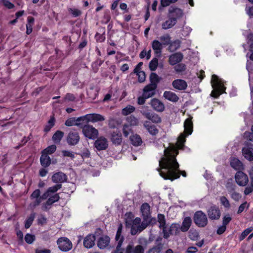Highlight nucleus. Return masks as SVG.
<instances>
[{
  "label": "nucleus",
  "mask_w": 253,
  "mask_h": 253,
  "mask_svg": "<svg viewBox=\"0 0 253 253\" xmlns=\"http://www.w3.org/2000/svg\"><path fill=\"white\" fill-rule=\"evenodd\" d=\"M56 192H53L50 194V196L47 198V201L42 205L43 209L46 210L48 209L51 205L59 200V195L58 194L55 193Z\"/></svg>",
  "instance_id": "1a4fd4ad"
},
{
  "label": "nucleus",
  "mask_w": 253,
  "mask_h": 253,
  "mask_svg": "<svg viewBox=\"0 0 253 253\" xmlns=\"http://www.w3.org/2000/svg\"><path fill=\"white\" fill-rule=\"evenodd\" d=\"M123 226L121 224L118 227V230L116 233V240L118 241V243L119 242V241L122 239V243L124 241V237L123 236H121V233L122 231Z\"/></svg>",
  "instance_id": "5fc2aeb1"
},
{
  "label": "nucleus",
  "mask_w": 253,
  "mask_h": 253,
  "mask_svg": "<svg viewBox=\"0 0 253 253\" xmlns=\"http://www.w3.org/2000/svg\"><path fill=\"white\" fill-rule=\"evenodd\" d=\"M221 204L225 208H229L230 204L229 200L225 196H221L219 198Z\"/></svg>",
  "instance_id": "3c124183"
},
{
  "label": "nucleus",
  "mask_w": 253,
  "mask_h": 253,
  "mask_svg": "<svg viewBox=\"0 0 253 253\" xmlns=\"http://www.w3.org/2000/svg\"><path fill=\"white\" fill-rule=\"evenodd\" d=\"M164 234V237L166 239L168 238L170 235H172L171 232V228L170 226H165L162 228Z\"/></svg>",
  "instance_id": "a18cd8bd"
},
{
  "label": "nucleus",
  "mask_w": 253,
  "mask_h": 253,
  "mask_svg": "<svg viewBox=\"0 0 253 253\" xmlns=\"http://www.w3.org/2000/svg\"><path fill=\"white\" fill-rule=\"evenodd\" d=\"M246 68H247V69L248 71V73H249V84H250V89H251V97L253 98V85L252 81L251 80V77L252 76V72L250 70V64L249 63H248L247 64Z\"/></svg>",
  "instance_id": "58836bf2"
},
{
  "label": "nucleus",
  "mask_w": 253,
  "mask_h": 253,
  "mask_svg": "<svg viewBox=\"0 0 253 253\" xmlns=\"http://www.w3.org/2000/svg\"><path fill=\"white\" fill-rule=\"evenodd\" d=\"M95 237L93 235H87L84 239V245L86 248H91L95 244Z\"/></svg>",
  "instance_id": "5701e85b"
},
{
  "label": "nucleus",
  "mask_w": 253,
  "mask_h": 253,
  "mask_svg": "<svg viewBox=\"0 0 253 253\" xmlns=\"http://www.w3.org/2000/svg\"><path fill=\"white\" fill-rule=\"evenodd\" d=\"M130 140L131 143L134 146H139L142 143L141 138L138 134H133L131 135Z\"/></svg>",
  "instance_id": "473e14b6"
},
{
  "label": "nucleus",
  "mask_w": 253,
  "mask_h": 253,
  "mask_svg": "<svg viewBox=\"0 0 253 253\" xmlns=\"http://www.w3.org/2000/svg\"><path fill=\"white\" fill-rule=\"evenodd\" d=\"M178 0H161V4L163 7L169 6L170 3H175Z\"/></svg>",
  "instance_id": "338daca9"
},
{
  "label": "nucleus",
  "mask_w": 253,
  "mask_h": 253,
  "mask_svg": "<svg viewBox=\"0 0 253 253\" xmlns=\"http://www.w3.org/2000/svg\"><path fill=\"white\" fill-rule=\"evenodd\" d=\"M231 166L236 170H243L244 169V165L242 162L238 159L232 157L230 160Z\"/></svg>",
  "instance_id": "4be33fe9"
},
{
  "label": "nucleus",
  "mask_w": 253,
  "mask_h": 253,
  "mask_svg": "<svg viewBox=\"0 0 253 253\" xmlns=\"http://www.w3.org/2000/svg\"><path fill=\"white\" fill-rule=\"evenodd\" d=\"M160 40L164 46L170 44V37L169 35L166 34L160 37Z\"/></svg>",
  "instance_id": "79ce46f5"
},
{
  "label": "nucleus",
  "mask_w": 253,
  "mask_h": 253,
  "mask_svg": "<svg viewBox=\"0 0 253 253\" xmlns=\"http://www.w3.org/2000/svg\"><path fill=\"white\" fill-rule=\"evenodd\" d=\"M55 118L53 116L51 117L50 119L48 122L47 125L44 127V131L45 132L49 131L50 129L54 126Z\"/></svg>",
  "instance_id": "c03bdc74"
},
{
  "label": "nucleus",
  "mask_w": 253,
  "mask_h": 253,
  "mask_svg": "<svg viewBox=\"0 0 253 253\" xmlns=\"http://www.w3.org/2000/svg\"><path fill=\"white\" fill-rule=\"evenodd\" d=\"M169 19L164 22L162 27L163 29L167 30L173 27L177 23L176 19L173 17H168Z\"/></svg>",
  "instance_id": "c85d7f7f"
},
{
  "label": "nucleus",
  "mask_w": 253,
  "mask_h": 253,
  "mask_svg": "<svg viewBox=\"0 0 253 253\" xmlns=\"http://www.w3.org/2000/svg\"><path fill=\"white\" fill-rule=\"evenodd\" d=\"M229 194L230 195L231 198L235 201H239L242 198L241 195L240 193L236 192L235 190Z\"/></svg>",
  "instance_id": "13d9d810"
},
{
  "label": "nucleus",
  "mask_w": 253,
  "mask_h": 253,
  "mask_svg": "<svg viewBox=\"0 0 253 253\" xmlns=\"http://www.w3.org/2000/svg\"><path fill=\"white\" fill-rule=\"evenodd\" d=\"M184 131L178 138L176 145H170L164 150V156L159 161L160 168L158 169L160 175L166 180L173 181L180 177L186 176L185 171H180L179 165L176 159L178 154V149H182L185 141V137L193 131L191 119L188 118L184 122Z\"/></svg>",
  "instance_id": "f257e3e1"
},
{
  "label": "nucleus",
  "mask_w": 253,
  "mask_h": 253,
  "mask_svg": "<svg viewBox=\"0 0 253 253\" xmlns=\"http://www.w3.org/2000/svg\"><path fill=\"white\" fill-rule=\"evenodd\" d=\"M66 175L62 172L54 173L52 176V180L55 183H61L66 181Z\"/></svg>",
  "instance_id": "aec40b11"
},
{
  "label": "nucleus",
  "mask_w": 253,
  "mask_h": 253,
  "mask_svg": "<svg viewBox=\"0 0 253 253\" xmlns=\"http://www.w3.org/2000/svg\"><path fill=\"white\" fill-rule=\"evenodd\" d=\"M110 243V238L107 236H102L99 238L97 241V246L101 249L105 248Z\"/></svg>",
  "instance_id": "a878e982"
},
{
  "label": "nucleus",
  "mask_w": 253,
  "mask_h": 253,
  "mask_svg": "<svg viewBox=\"0 0 253 253\" xmlns=\"http://www.w3.org/2000/svg\"><path fill=\"white\" fill-rule=\"evenodd\" d=\"M158 221L159 223V227L161 229L164 226H166V219L165 215L162 214H158Z\"/></svg>",
  "instance_id": "49530a36"
},
{
  "label": "nucleus",
  "mask_w": 253,
  "mask_h": 253,
  "mask_svg": "<svg viewBox=\"0 0 253 253\" xmlns=\"http://www.w3.org/2000/svg\"><path fill=\"white\" fill-rule=\"evenodd\" d=\"M183 55L180 52H177L171 55L169 57V63L171 65H174L180 62L183 59Z\"/></svg>",
  "instance_id": "412c9836"
},
{
  "label": "nucleus",
  "mask_w": 253,
  "mask_h": 253,
  "mask_svg": "<svg viewBox=\"0 0 253 253\" xmlns=\"http://www.w3.org/2000/svg\"><path fill=\"white\" fill-rule=\"evenodd\" d=\"M248 43L250 45L251 50L253 51V52L250 56V59L253 60V34H250L248 36Z\"/></svg>",
  "instance_id": "6e6d98bb"
},
{
  "label": "nucleus",
  "mask_w": 253,
  "mask_h": 253,
  "mask_svg": "<svg viewBox=\"0 0 253 253\" xmlns=\"http://www.w3.org/2000/svg\"><path fill=\"white\" fill-rule=\"evenodd\" d=\"M82 120H78V118L76 119L75 118H71L67 120L65 122V125L68 126H80L81 124L78 122L81 121Z\"/></svg>",
  "instance_id": "72a5a7b5"
},
{
  "label": "nucleus",
  "mask_w": 253,
  "mask_h": 253,
  "mask_svg": "<svg viewBox=\"0 0 253 253\" xmlns=\"http://www.w3.org/2000/svg\"><path fill=\"white\" fill-rule=\"evenodd\" d=\"M192 223V220L190 217H186L184 218L182 225H180L181 231L185 232L187 231Z\"/></svg>",
  "instance_id": "c756f323"
},
{
  "label": "nucleus",
  "mask_w": 253,
  "mask_h": 253,
  "mask_svg": "<svg viewBox=\"0 0 253 253\" xmlns=\"http://www.w3.org/2000/svg\"><path fill=\"white\" fill-rule=\"evenodd\" d=\"M80 140V136L77 132L70 131L67 136V141L70 145H76Z\"/></svg>",
  "instance_id": "dca6fc26"
},
{
  "label": "nucleus",
  "mask_w": 253,
  "mask_h": 253,
  "mask_svg": "<svg viewBox=\"0 0 253 253\" xmlns=\"http://www.w3.org/2000/svg\"><path fill=\"white\" fill-rule=\"evenodd\" d=\"M64 136V133L60 130H57L53 135L52 140L55 143H59Z\"/></svg>",
  "instance_id": "c9c22d12"
},
{
  "label": "nucleus",
  "mask_w": 253,
  "mask_h": 253,
  "mask_svg": "<svg viewBox=\"0 0 253 253\" xmlns=\"http://www.w3.org/2000/svg\"><path fill=\"white\" fill-rule=\"evenodd\" d=\"M125 220L126 226H129L131 225L132 222L134 218V215L132 212H127L125 214Z\"/></svg>",
  "instance_id": "e433bc0d"
},
{
  "label": "nucleus",
  "mask_w": 253,
  "mask_h": 253,
  "mask_svg": "<svg viewBox=\"0 0 253 253\" xmlns=\"http://www.w3.org/2000/svg\"><path fill=\"white\" fill-rule=\"evenodd\" d=\"M211 84L213 88L211 95L214 98H217L220 94L224 92L225 89L223 81L219 79L215 75L212 76Z\"/></svg>",
  "instance_id": "7ed1b4c3"
},
{
  "label": "nucleus",
  "mask_w": 253,
  "mask_h": 253,
  "mask_svg": "<svg viewBox=\"0 0 253 253\" xmlns=\"http://www.w3.org/2000/svg\"><path fill=\"white\" fill-rule=\"evenodd\" d=\"M173 87L178 90H185L187 87V83L183 80L176 79L172 83Z\"/></svg>",
  "instance_id": "6ab92c4d"
},
{
  "label": "nucleus",
  "mask_w": 253,
  "mask_h": 253,
  "mask_svg": "<svg viewBox=\"0 0 253 253\" xmlns=\"http://www.w3.org/2000/svg\"><path fill=\"white\" fill-rule=\"evenodd\" d=\"M151 84H156L159 82V77L155 73H151L150 75Z\"/></svg>",
  "instance_id": "69168bd1"
},
{
  "label": "nucleus",
  "mask_w": 253,
  "mask_h": 253,
  "mask_svg": "<svg viewBox=\"0 0 253 253\" xmlns=\"http://www.w3.org/2000/svg\"><path fill=\"white\" fill-rule=\"evenodd\" d=\"M169 48L172 50H175L179 47L180 42L179 40L175 41L173 42H170Z\"/></svg>",
  "instance_id": "4d7b16f0"
},
{
  "label": "nucleus",
  "mask_w": 253,
  "mask_h": 253,
  "mask_svg": "<svg viewBox=\"0 0 253 253\" xmlns=\"http://www.w3.org/2000/svg\"><path fill=\"white\" fill-rule=\"evenodd\" d=\"M62 185L61 184H58L53 186L50 187L41 196V191L39 189H36L32 193L30 196V199L32 200L31 203L30 204V207L34 209L36 207L39 206L42 202V200L46 199L50 194L53 192H57L58 190L61 188Z\"/></svg>",
  "instance_id": "f03ea898"
},
{
  "label": "nucleus",
  "mask_w": 253,
  "mask_h": 253,
  "mask_svg": "<svg viewBox=\"0 0 253 253\" xmlns=\"http://www.w3.org/2000/svg\"><path fill=\"white\" fill-rule=\"evenodd\" d=\"M68 10L75 17H78L82 14L81 11L76 8H68Z\"/></svg>",
  "instance_id": "8fccbe9b"
},
{
  "label": "nucleus",
  "mask_w": 253,
  "mask_h": 253,
  "mask_svg": "<svg viewBox=\"0 0 253 253\" xmlns=\"http://www.w3.org/2000/svg\"><path fill=\"white\" fill-rule=\"evenodd\" d=\"M56 150V146L55 145H51L44 149L42 152L48 156L53 153Z\"/></svg>",
  "instance_id": "a19ab883"
},
{
  "label": "nucleus",
  "mask_w": 253,
  "mask_h": 253,
  "mask_svg": "<svg viewBox=\"0 0 253 253\" xmlns=\"http://www.w3.org/2000/svg\"><path fill=\"white\" fill-rule=\"evenodd\" d=\"M27 21L28 22L26 24V34L29 35L32 32V27L34 22V18L32 17H29Z\"/></svg>",
  "instance_id": "f704fd0d"
},
{
  "label": "nucleus",
  "mask_w": 253,
  "mask_h": 253,
  "mask_svg": "<svg viewBox=\"0 0 253 253\" xmlns=\"http://www.w3.org/2000/svg\"><path fill=\"white\" fill-rule=\"evenodd\" d=\"M35 240V236L34 235L27 234L25 237L26 242L29 244H32Z\"/></svg>",
  "instance_id": "bf43d9fd"
},
{
  "label": "nucleus",
  "mask_w": 253,
  "mask_h": 253,
  "mask_svg": "<svg viewBox=\"0 0 253 253\" xmlns=\"http://www.w3.org/2000/svg\"><path fill=\"white\" fill-rule=\"evenodd\" d=\"M158 65V59L157 58H153L149 63V68L152 71H155Z\"/></svg>",
  "instance_id": "de8ad7c7"
},
{
  "label": "nucleus",
  "mask_w": 253,
  "mask_h": 253,
  "mask_svg": "<svg viewBox=\"0 0 253 253\" xmlns=\"http://www.w3.org/2000/svg\"><path fill=\"white\" fill-rule=\"evenodd\" d=\"M253 227H249L245 229L239 237L240 241L243 240L252 231Z\"/></svg>",
  "instance_id": "864d4df0"
},
{
  "label": "nucleus",
  "mask_w": 253,
  "mask_h": 253,
  "mask_svg": "<svg viewBox=\"0 0 253 253\" xmlns=\"http://www.w3.org/2000/svg\"><path fill=\"white\" fill-rule=\"evenodd\" d=\"M152 48L154 51L155 54L157 56L159 57L161 56L162 51L164 46L162 42L159 41L155 40L152 42Z\"/></svg>",
  "instance_id": "f3484780"
},
{
  "label": "nucleus",
  "mask_w": 253,
  "mask_h": 253,
  "mask_svg": "<svg viewBox=\"0 0 253 253\" xmlns=\"http://www.w3.org/2000/svg\"><path fill=\"white\" fill-rule=\"evenodd\" d=\"M157 84H150L146 85L143 90V96L146 98L152 97L155 94V90Z\"/></svg>",
  "instance_id": "9b49d317"
},
{
  "label": "nucleus",
  "mask_w": 253,
  "mask_h": 253,
  "mask_svg": "<svg viewBox=\"0 0 253 253\" xmlns=\"http://www.w3.org/2000/svg\"><path fill=\"white\" fill-rule=\"evenodd\" d=\"M130 233L131 235H135L136 234L140 233L139 232V226L138 225H134L131 224Z\"/></svg>",
  "instance_id": "680f3d73"
},
{
  "label": "nucleus",
  "mask_w": 253,
  "mask_h": 253,
  "mask_svg": "<svg viewBox=\"0 0 253 253\" xmlns=\"http://www.w3.org/2000/svg\"><path fill=\"white\" fill-rule=\"evenodd\" d=\"M57 244L60 250L63 252L70 250L72 247L71 242L67 238L62 237L57 240Z\"/></svg>",
  "instance_id": "0eeeda50"
},
{
  "label": "nucleus",
  "mask_w": 253,
  "mask_h": 253,
  "mask_svg": "<svg viewBox=\"0 0 253 253\" xmlns=\"http://www.w3.org/2000/svg\"><path fill=\"white\" fill-rule=\"evenodd\" d=\"M150 223L149 219H143V221L139 224V232L142 231L144 230L149 225Z\"/></svg>",
  "instance_id": "052dcab7"
},
{
  "label": "nucleus",
  "mask_w": 253,
  "mask_h": 253,
  "mask_svg": "<svg viewBox=\"0 0 253 253\" xmlns=\"http://www.w3.org/2000/svg\"><path fill=\"white\" fill-rule=\"evenodd\" d=\"M82 131L84 136L90 139H95L98 134L97 129L88 125L84 126Z\"/></svg>",
  "instance_id": "423d86ee"
},
{
  "label": "nucleus",
  "mask_w": 253,
  "mask_h": 253,
  "mask_svg": "<svg viewBox=\"0 0 253 253\" xmlns=\"http://www.w3.org/2000/svg\"><path fill=\"white\" fill-rule=\"evenodd\" d=\"M232 218L229 214L224 216L222 220V224L226 226L231 220Z\"/></svg>",
  "instance_id": "774afa93"
},
{
  "label": "nucleus",
  "mask_w": 253,
  "mask_h": 253,
  "mask_svg": "<svg viewBox=\"0 0 253 253\" xmlns=\"http://www.w3.org/2000/svg\"><path fill=\"white\" fill-rule=\"evenodd\" d=\"M125 253H144V248L141 245H137L134 248L131 245H128Z\"/></svg>",
  "instance_id": "bb28decb"
},
{
  "label": "nucleus",
  "mask_w": 253,
  "mask_h": 253,
  "mask_svg": "<svg viewBox=\"0 0 253 253\" xmlns=\"http://www.w3.org/2000/svg\"><path fill=\"white\" fill-rule=\"evenodd\" d=\"M209 218L212 220L218 219L221 215V211L219 208L216 206H211L207 211Z\"/></svg>",
  "instance_id": "6e6552de"
},
{
  "label": "nucleus",
  "mask_w": 253,
  "mask_h": 253,
  "mask_svg": "<svg viewBox=\"0 0 253 253\" xmlns=\"http://www.w3.org/2000/svg\"><path fill=\"white\" fill-rule=\"evenodd\" d=\"M143 126L151 135H156L158 133L159 131L156 126L152 125L149 122H144Z\"/></svg>",
  "instance_id": "b1692460"
},
{
  "label": "nucleus",
  "mask_w": 253,
  "mask_h": 253,
  "mask_svg": "<svg viewBox=\"0 0 253 253\" xmlns=\"http://www.w3.org/2000/svg\"><path fill=\"white\" fill-rule=\"evenodd\" d=\"M127 122L130 126H137L138 124V120L133 116H130L127 118Z\"/></svg>",
  "instance_id": "603ef678"
},
{
  "label": "nucleus",
  "mask_w": 253,
  "mask_h": 253,
  "mask_svg": "<svg viewBox=\"0 0 253 253\" xmlns=\"http://www.w3.org/2000/svg\"><path fill=\"white\" fill-rule=\"evenodd\" d=\"M78 120L86 121L87 122L93 123L102 122L105 120V118L99 114H88L78 118Z\"/></svg>",
  "instance_id": "39448f33"
},
{
  "label": "nucleus",
  "mask_w": 253,
  "mask_h": 253,
  "mask_svg": "<svg viewBox=\"0 0 253 253\" xmlns=\"http://www.w3.org/2000/svg\"><path fill=\"white\" fill-rule=\"evenodd\" d=\"M183 15V11L180 8L175 6H171L169 9L168 17L175 18L176 21L178 19L182 17Z\"/></svg>",
  "instance_id": "f8f14e48"
},
{
  "label": "nucleus",
  "mask_w": 253,
  "mask_h": 253,
  "mask_svg": "<svg viewBox=\"0 0 253 253\" xmlns=\"http://www.w3.org/2000/svg\"><path fill=\"white\" fill-rule=\"evenodd\" d=\"M193 219L195 223L200 227H205L208 222L206 214L201 211L195 212Z\"/></svg>",
  "instance_id": "20e7f679"
},
{
  "label": "nucleus",
  "mask_w": 253,
  "mask_h": 253,
  "mask_svg": "<svg viewBox=\"0 0 253 253\" xmlns=\"http://www.w3.org/2000/svg\"><path fill=\"white\" fill-rule=\"evenodd\" d=\"M35 215L36 213L35 212H32L28 217L25 222V228L28 229L31 226L35 217Z\"/></svg>",
  "instance_id": "4c0bfd02"
},
{
  "label": "nucleus",
  "mask_w": 253,
  "mask_h": 253,
  "mask_svg": "<svg viewBox=\"0 0 253 253\" xmlns=\"http://www.w3.org/2000/svg\"><path fill=\"white\" fill-rule=\"evenodd\" d=\"M108 145L107 139L103 137H100L94 142L95 147L99 151L105 150Z\"/></svg>",
  "instance_id": "2eb2a0df"
},
{
  "label": "nucleus",
  "mask_w": 253,
  "mask_h": 253,
  "mask_svg": "<svg viewBox=\"0 0 253 253\" xmlns=\"http://www.w3.org/2000/svg\"><path fill=\"white\" fill-rule=\"evenodd\" d=\"M150 104L152 107L157 112H162L165 109L164 104L158 99L154 98L152 99Z\"/></svg>",
  "instance_id": "a211bd4d"
},
{
  "label": "nucleus",
  "mask_w": 253,
  "mask_h": 253,
  "mask_svg": "<svg viewBox=\"0 0 253 253\" xmlns=\"http://www.w3.org/2000/svg\"><path fill=\"white\" fill-rule=\"evenodd\" d=\"M163 96L166 99L173 102H177L179 99L178 96L170 91H165Z\"/></svg>",
  "instance_id": "cd10ccee"
},
{
  "label": "nucleus",
  "mask_w": 253,
  "mask_h": 253,
  "mask_svg": "<svg viewBox=\"0 0 253 253\" xmlns=\"http://www.w3.org/2000/svg\"><path fill=\"white\" fill-rule=\"evenodd\" d=\"M123 131L124 136L125 137H127L128 135L131 132V129L129 126L125 125L123 126Z\"/></svg>",
  "instance_id": "e2e57ef3"
},
{
  "label": "nucleus",
  "mask_w": 253,
  "mask_h": 253,
  "mask_svg": "<svg viewBox=\"0 0 253 253\" xmlns=\"http://www.w3.org/2000/svg\"><path fill=\"white\" fill-rule=\"evenodd\" d=\"M242 154L245 158L250 161H253V152L250 148L244 147L242 149Z\"/></svg>",
  "instance_id": "2f4dec72"
},
{
  "label": "nucleus",
  "mask_w": 253,
  "mask_h": 253,
  "mask_svg": "<svg viewBox=\"0 0 253 253\" xmlns=\"http://www.w3.org/2000/svg\"><path fill=\"white\" fill-rule=\"evenodd\" d=\"M40 162L41 165L43 167H47L51 164V159L49 156L42 152V155L40 158Z\"/></svg>",
  "instance_id": "7c9ffc66"
},
{
  "label": "nucleus",
  "mask_w": 253,
  "mask_h": 253,
  "mask_svg": "<svg viewBox=\"0 0 253 253\" xmlns=\"http://www.w3.org/2000/svg\"><path fill=\"white\" fill-rule=\"evenodd\" d=\"M135 109V107L133 106L128 105L122 110V113L123 115L126 116L133 112Z\"/></svg>",
  "instance_id": "37998d69"
},
{
  "label": "nucleus",
  "mask_w": 253,
  "mask_h": 253,
  "mask_svg": "<svg viewBox=\"0 0 253 253\" xmlns=\"http://www.w3.org/2000/svg\"><path fill=\"white\" fill-rule=\"evenodd\" d=\"M235 178L237 183L241 186L246 185L249 181L247 175L242 171L237 172L235 175Z\"/></svg>",
  "instance_id": "9d476101"
},
{
  "label": "nucleus",
  "mask_w": 253,
  "mask_h": 253,
  "mask_svg": "<svg viewBox=\"0 0 253 253\" xmlns=\"http://www.w3.org/2000/svg\"><path fill=\"white\" fill-rule=\"evenodd\" d=\"M141 113L146 118L154 123L158 124L161 122V118L157 114L145 111H141Z\"/></svg>",
  "instance_id": "ddd939ff"
},
{
  "label": "nucleus",
  "mask_w": 253,
  "mask_h": 253,
  "mask_svg": "<svg viewBox=\"0 0 253 253\" xmlns=\"http://www.w3.org/2000/svg\"><path fill=\"white\" fill-rule=\"evenodd\" d=\"M225 187L228 193H230L235 190L236 185L233 183L232 180H230L227 182Z\"/></svg>",
  "instance_id": "09e8293b"
},
{
  "label": "nucleus",
  "mask_w": 253,
  "mask_h": 253,
  "mask_svg": "<svg viewBox=\"0 0 253 253\" xmlns=\"http://www.w3.org/2000/svg\"><path fill=\"white\" fill-rule=\"evenodd\" d=\"M136 73H137V75L138 76V81L140 83H143L145 81L146 77L144 72L137 71Z\"/></svg>",
  "instance_id": "0e129e2a"
},
{
  "label": "nucleus",
  "mask_w": 253,
  "mask_h": 253,
  "mask_svg": "<svg viewBox=\"0 0 253 253\" xmlns=\"http://www.w3.org/2000/svg\"><path fill=\"white\" fill-rule=\"evenodd\" d=\"M111 140L116 145H119L122 142V135L119 132H113L111 135Z\"/></svg>",
  "instance_id": "393cba45"
},
{
  "label": "nucleus",
  "mask_w": 253,
  "mask_h": 253,
  "mask_svg": "<svg viewBox=\"0 0 253 253\" xmlns=\"http://www.w3.org/2000/svg\"><path fill=\"white\" fill-rule=\"evenodd\" d=\"M170 227L172 235H177L181 231L180 225L178 223H172Z\"/></svg>",
  "instance_id": "ea45409f"
},
{
  "label": "nucleus",
  "mask_w": 253,
  "mask_h": 253,
  "mask_svg": "<svg viewBox=\"0 0 253 253\" xmlns=\"http://www.w3.org/2000/svg\"><path fill=\"white\" fill-rule=\"evenodd\" d=\"M140 211L143 219H150L151 218V207L150 205L147 203H143L140 207Z\"/></svg>",
  "instance_id": "4468645a"
}]
</instances>
